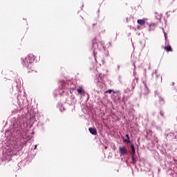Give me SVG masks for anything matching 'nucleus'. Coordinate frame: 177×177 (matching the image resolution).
<instances>
[{"mask_svg": "<svg viewBox=\"0 0 177 177\" xmlns=\"http://www.w3.org/2000/svg\"><path fill=\"white\" fill-rule=\"evenodd\" d=\"M131 156H135V154H136V151H135V146H133V145H131Z\"/></svg>", "mask_w": 177, "mask_h": 177, "instance_id": "39448f33", "label": "nucleus"}, {"mask_svg": "<svg viewBox=\"0 0 177 177\" xmlns=\"http://www.w3.org/2000/svg\"><path fill=\"white\" fill-rule=\"evenodd\" d=\"M149 30H151V27H153V28L156 27V24H151L149 25Z\"/></svg>", "mask_w": 177, "mask_h": 177, "instance_id": "9d476101", "label": "nucleus"}, {"mask_svg": "<svg viewBox=\"0 0 177 177\" xmlns=\"http://www.w3.org/2000/svg\"><path fill=\"white\" fill-rule=\"evenodd\" d=\"M99 45H100L101 48H103V46H104V41H100L97 43V46H99Z\"/></svg>", "mask_w": 177, "mask_h": 177, "instance_id": "6e6552de", "label": "nucleus"}, {"mask_svg": "<svg viewBox=\"0 0 177 177\" xmlns=\"http://www.w3.org/2000/svg\"><path fill=\"white\" fill-rule=\"evenodd\" d=\"M22 64L25 67L28 68V73H32V71H35V70L32 69V62L31 61V58H30V57L25 58L23 60Z\"/></svg>", "mask_w": 177, "mask_h": 177, "instance_id": "f257e3e1", "label": "nucleus"}, {"mask_svg": "<svg viewBox=\"0 0 177 177\" xmlns=\"http://www.w3.org/2000/svg\"><path fill=\"white\" fill-rule=\"evenodd\" d=\"M137 23L139 24V26H146V21L145 19H138Z\"/></svg>", "mask_w": 177, "mask_h": 177, "instance_id": "20e7f679", "label": "nucleus"}, {"mask_svg": "<svg viewBox=\"0 0 177 177\" xmlns=\"http://www.w3.org/2000/svg\"><path fill=\"white\" fill-rule=\"evenodd\" d=\"M123 142H124V143H128V139H124V140H123Z\"/></svg>", "mask_w": 177, "mask_h": 177, "instance_id": "ddd939ff", "label": "nucleus"}, {"mask_svg": "<svg viewBox=\"0 0 177 177\" xmlns=\"http://www.w3.org/2000/svg\"><path fill=\"white\" fill-rule=\"evenodd\" d=\"M165 38H167V33H165Z\"/></svg>", "mask_w": 177, "mask_h": 177, "instance_id": "dca6fc26", "label": "nucleus"}, {"mask_svg": "<svg viewBox=\"0 0 177 177\" xmlns=\"http://www.w3.org/2000/svg\"><path fill=\"white\" fill-rule=\"evenodd\" d=\"M111 92H113V90L109 89V90L106 91L104 92V93H111Z\"/></svg>", "mask_w": 177, "mask_h": 177, "instance_id": "f8f14e48", "label": "nucleus"}, {"mask_svg": "<svg viewBox=\"0 0 177 177\" xmlns=\"http://www.w3.org/2000/svg\"><path fill=\"white\" fill-rule=\"evenodd\" d=\"M119 152L121 156H125L128 154V151H127V149L125 147H119Z\"/></svg>", "mask_w": 177, "mask_h": 177, "instance_id": "f03ea898", "label": "nucleus"}, {"mask_svg": "<svg viewBox=\"0 0 177 177\" xmlns=\"http://www.w3.org/2000/svg\"><path fill=\"white\" fill-rule=\"evenodd\" d=\"M77 91L79 95H85V91L82 90V88H77Z\"/></svg>", "mask_w": 177, "mask_h": 177, "instance_id": "423d86ee", "label": "nucleus"}, {"mask_svg": "<svg viewBox=\"0 0 177 177\" xmlns=\"http://www.w3.org/2000/svg\"><path fill=\"white\" fill-rule=\"evenodd\" d=\"M88 131L90 133H91V135H94V136L97 135V131L96 130L95 128L89 127Z\"/></svg>", "mask_w": 177, "mask_h": 177, "instance_id": "7ed1b4c3", "label": "nucleus"}, {"mask_svg": "<svg viewBox=\"0 0 177 177\" xmlns=\"http://www.w3.org/2000/svg\"><path fill=\"white\" fill-rule=\"evenodd\" d=\"M160 115L164 116V113L162 111H160Z\"/></svg>", "mask_w": 177, "mask_h": 177, "instance_id": "4468645a", "label": "nucleus"}, {"mask_svg": "<svg viewBox=\"0 0 177 177\" xmlns=\"http://www.w3.org/2000/svg\"><path fill=\"white\" fill-rule=\"evenodd\" d=\"M164 49L167 52H170V50H172V48L171 47V46H165V47H164Z\"/></svg>", "mask_w": 177, "mask_h": 177, "instance_id": "0eeeda50", "label": "nucleus"}, {"mask_svg": "<svg viewBox=\"0 0 177 177\" xmlns=\"http://www.w3.org/2000/svg\"><path fill=\"white\" fill-rule=\"evenodd\" d=\"M138 30H140V26L137 27Z\"/></svg>", "mask_w": 177, "mask_h": 177, "instance_id": "2eb2a0df", "label": "nucleus"}, {"mask_svg": "<svg viewBox=\"0 0 177 177\" xmlns=\"http://www.w3.org/2000/svg\"><path fill=\"white\" fill-rule=\"evenodd\" d=\"M35 149H37V145L35 146Z\"/></svg>", "mask_w": 177, "mask_h": 177, "instance_id": "f3484780", "label": "nucleus"}, {"mask_svg": "<svg viewBox=\"0 0 177 177\" xmlns=\"http://www.w3.org/2000/svg\"><path fill=\"white\" fill-rule=\"evenodd\" d=\"M131 158H132V162H133V164H136V158H135V155H132V156H131Z\"/></svg>", "mask_w": 177, "mask_h": 177, "instance_id": "1a4fd4ad", "label": "nucleus"}, {"mask_svg": "<svg viewBox=\"0 0 177 177\" xmlns=\"http://www.w3.org/2000/svg\"><path fill=\"white\" fill-rule=\"evenodd\" d=\"M126 138H127V139L128 140V143H131V140H129V135H128V134H126Z\"/></svg>", "mask_w": 177, "mask_h": 177, "instance_id": "9b49d317", "label": "nucleus"}]
</instances>
